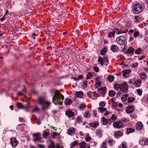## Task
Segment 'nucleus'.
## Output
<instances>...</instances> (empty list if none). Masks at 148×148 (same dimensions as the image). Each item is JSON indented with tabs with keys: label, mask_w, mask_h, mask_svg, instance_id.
I'll list each match as a JSON object with an SVG mask.
<instances>
[{
	"label": "nucleus",
	"mask_w": 148,
	"mask_h": 148,
	"mask_svg": "<svg viewBox=\"0 0 148 148\" xmlns=\"http://www.w3.org/2000/svg\"><path fill=\"white\" fill-rule=\"evenodd\" d=\"M64 99V96L56 90L52 98V101L56 105H62Z\"/></svg>",
	"instance_id": "obj_1"
},
{
	"label": "nucleus",
	"mask_w": 148,
	"mask_h": 148,
	"mask_svg": "<svg viewBox=\"0 0 148 148\" xmlns=\"http://www.w3.org/2000/svg\"><path fill=\"white\" fill-rule=\"evenodd\" d=\"M114 88L115 90H118L120 89L121 91L124 92H127L128 90L127 84L125 83L122 84L121 85L115 84L114 85Z\"/></svg>",
	"instance_id": "obj_3"
},
{
	"label": "nucleus",
	"mask_w": 148,
	"mask_h": 148,
	"mask_svg": "<svg viewBox=\"0 0 148 148\" xmlns=\"http://www.w3.org/2000/svg\"><path fill=\"white\" fill-rule=\"evenodd\" d=\"M48 148H56L53 141H52L51 142L50 144L48 145Z\"/></svg>",
	"instance_id": "obj_29"
},
{
	"label": "nucleus",
	"mask_w": 148,
	"mask_h": 148,
	"mask_svg": "<svg viewBox=\"0 0 148 148\" xmlns=\"http://www.w3.org/2000/svg\"><path fill=\"white\" fill-rule=\"evenodd\" d=\"M79 145L80 148H85L86 143L85 142L83 141L80 143Z\"/></svg>",
	"instance_id": "obj_31"
},
{
	"label": "nucleus",
	"mask_w": 148,
	"mask_h": 148,
	"mask_svg": "<svg viewBox=\"0 0 148 148\" xmlns=\"http://www.w3.org/2000/svg\"><path fill=\"white\" fill-rule=\"evenodd\" d=\"M78 144V141L77 140H76L72 143L71 145V148H72L77 145Z\"/></svg>",
	"instance_id": "obj_32"
},
{
	"label": "nucleus",
	"mask_w": 148,
	"mask_h": 148,
	"mask_svg": "<svg viewBox=\"0 0 148 148\" xmlns=\"http://www.w3.org/2000/svg\"><path fill=\"white\" fill-rule=\"evenodd\" d=\"M93 69L94 71L96 72H98L99 71V69L97 67H94Z\"/></svg>",
	"instance_id": "obj_57"
},
{
	"label": "nucleus",
	"mask_w": 148,
	"mask_h": 148,
	"mask_svg": "<svg viewBox=\"0 0 148 148\" xmlns=\"http://www.w3.org/2000/svg\"><path fill=\"white\" fill-rule=\"evenodd\" d=\"M99 106H100L104 107L105 106V104L103 102H101L100 103Z\"/></svg>",
	"instance_id": "obj_59"
},
{
	"label": "nucleus",
	"mask_w": 148,
	"mask_h": 148,
	"mask_svg": "<svg viewBox=\"0 0 148 148\" xmlns=\"http://www.w3.org/2000/svg\"><path fill=\"white\" fill-rule=\"evenodd\" d=\"M101 82L99 81L98 80V82H97L95 85V87L96 88H97L98 87L100 86V85Z\"/></svg>",
	"instance_id": "obj_45"
},
{
	"label": "nucleus",
	"mask_w": 148,
	"mask_h": 148,
	"mask_svg": "<svg viewBox=\"0 0 148 148\" xmlns=\"http://www.w3.org/2000/svg\"><path fill=\"white\" fill-rule=\"evenodd\" d=\"M90 115L89 113V111H86L85 112V117L86 118L90 117Z\"/></svg>",
	"instance_id": "obj_40"
},
{
	"label": "nucleus",
	"mask_w": 148,
	"mask_h": 148,
	"mask_svg": "<svg viewBox=\"0 0 148 148\" xmlns=\"http://www.w3.org/2000/svg\"><path fill=\"white\" fill-rule=\"evenodd\" d=\"M110 49L112 51L115 52H117L118 49V48L116 45H112Z\"/></svg>",
	"instance_id": "obj_18"
},
{
	"label": "nucleus",
	"mask_w": 148,
	"mask_h": 148,
	"mask_svg": "<svg viewBox=\"0 0 148 148\" xmlns=\"http://www.w3.org/2000/svg\"><path fill=\"white\" fill-rule=\"evenodd\" d=\"M99 125L98 122H96L95 123H90V125L93 128H96Z\"/></svg>",
	"instance_id": "obj_30"
},
{
	"label": "nucleus",
	"mask_w": 148,
	"mask_h": 148,
	"mask_svg": "<svg viewBox=\"0 0 148 148\" xmlns=\"http://www.w3.org/2000/svg\"><path fill=\"white\" fill-rule=\"evenodd\" d=\"M133 12L136 14L140 13L142 10V7L140 5L137 3L135 4L133 6Z\"/></svg>",
	"instance_id": "obj_4"
},
{
	"label": "nucleus",
	"mask_w": 148,
	"mask_h": 148,
	"mask_svg": "<svg viewBox=\"0 0 148 148\" xmlns=\"http://www.w3.org/2000/svg\"><path fill=\"white\" fill-rule=\"evenodd\" d=\"M38 147L40 148H44L45 147V146L43 145L38 144L37 145Z\"/></svg>",
	"instance_id": "obj_58"
},
{
	"label": "nucleus",
	"mask_w": 148,
	"mask_h": 148,
	"mask_svg": "<svg viewBox=\"0 0 148 148\" xmlns=\"http://www.w3.org/2000/svg\"><path fill=\"white\" fill-rule=\"evenodd\" d=\"M123 124L120 121H115L113 123V126L114 128L120 129L123 127Z\"/></svg>",
	"instance_id": "obj_6"
},
{
	"label": "nucleus",
	"mask_w": 148,
	"mask_h": 148,
	"mask_svg": "<svg viewBox=\"0 0 148 148\" xmlns=\"http://www.w3.org/2000/svg\"><path fill=\"white\" fill-rule=\"evenodd\" d=\"M16 106L17 107L20 109L23 108V107L22 103L19 102H18L17 103Z\"/></svg>",
	"instance_id": "obj_39"
},
{
	"label": "nucleus",
	"mask_w": 148,
	"mask_h": 148,
	"mask_svg": "<svg viewBox=\"0 0 148 148\" xmlns=\"http://www.w3.org/2000/svg\"><path fill=\"white\" fill-rule=\"evenodd\" d=\"M121 99L123 101H124L127 100V98H126V97H125L124 95L122 96Z\"/></svg>",
	"instance_id": "obj_61"
},
{
	"label": "nucleus",
	"mask_w": 148,
	"mask_h": 148,
	"mask_svg": "<svg viewBox=\"0 0 148 148\" xmlns=\"http://www.w3.org/2000/svg\"><path fill=\"white\" fill-rule=\"evenodd\" d=\"M49 135V133L48 132L46 131H44L43 132V136L44 138H46Z\"/></svg>",
	"instance_id": "obj_37"
},
{
	"label": "nucleus",
	"mask_w": 148,
	"mask_h": 148,
	"mask_svg": "<svg viewBox=\"0 0 148 148\" xmlns=\"http://www.w3.org/2000/svg\"><path fill=\"white\" fill-rule=\"evenodd\" d=\"M121 145L122 148H127L125 146V144L124 143H122Z\"/></svg>",
	"instance_id": "obj_63"
},
{
	"label": "nucleus",
	"mask_w": 148,
	"mask_h": 148,
	"mask_svg": "<svg viewBox=\"0 0 148 148\" xmlns=\"http://www.w3.org/2000/svg\"><path fill=\"white\" fill-rule=\"evenodd\" d=\"M102 121L103 125H105L107 124H111V122L109 119H107L104 117H103L102 118Z\"/></svg>",
	"instance_id": "obj_11"
},
{
	"label": "nucleus",
	"mask_w": 148,
	"mask_h": 148,
	"mask_svg": "<svg viewBox=\"0 0 148 148\" xmlns=\"http://www.w3.org/2000/svg\"><path fill=\"white\" fill-rule=\"evenodd\" d=\"M101 113H102L106 111L107 109L106 108L103 107H99L98 108Z\"/></svg>",
	"instance_id": "obj_33"
},
{
	"label": "nucleus",
	"mask_w": 148,
	"mask_h": 148,
	"mask_svg": "<svg viewBox=\"0 0 148 148\" xmlns=\"http://www.w3.org/2000/svg\"><path fill=\"white\" fill-rule=\"evenodd\" d=\"M137 82L138 83V84H139V85H138V86H140V85H141V83H142L141 80L140 79H138L137 80Z\"/></svg>",
	"instance_id": "obj_60"
},
{
	"label": "nucleus",
	"mask_w": 148,
	"mask_h": 148,
	"mask_svg": "<svg viewBox=\"0 0 148 148\" xmlns=\"http://www.w3.org/2000/svg\"><path fill=\"white\" fill-rule=\"evenodd\" d=\"M83 93L82 91L76 92L75 94V96L76 97H80L82 98L83 96Z\"/></svg>",
	"instance_id": "obj_19"
},
{
	"label": "nucleus",
	"mask_w": 148,
	"mask_h": 148,
	"mask_svg": "<svg viewBox=\"0 0 148 148\" xmlns=\"http://www.w3.org/2000/svg\"><path fill=\"white\" fill-rule=\"evenodd\" d=\"M123 133L120 131H117L114 133V136L116 138H119L122 136Z\"/></svg>",
	"instance_id": "obj_17"
},
{
	"label": "nucleus",
	"mask_w": 148,
	"mask_h": 148,
	"mask_svg": "<svg viewBox=\"0 0 148 148\" xmlns=\"http://www.w3.org/2000/svg\"><path fill=\"white\" fill-rule=\"evenodd\" d=\"M31 93L32 94H33L34 95H36L38 94V92L35 90H31Z\"/></svg>",
	"instance_id": "obj_48"
},
{
	"label": "nucleus",
	"mask_w": 148,
	"mask_h": 148,
	"mask_svg": "<svg viewBox=\"0 0 148 148\" xmlns=\"http://www.w3.org/2000/svg\"><path fill=\"white\" fill-rule=\"evenodd\" d=\"M25 89H24L21 92H18V95L19 96H22L23 95V92H25Z\"/></svg>",
	"instance_id": "obj_43"
},
{
	"label": "nucleus",
	"mask_w": 148,
	"mask_h": 148,
	"mask_svg": "<svg viewBox=\"0 0 148 148\" xmlns=\"http://www.w3.org/2000/svg\"><path fill=\"white\" fill-rule=\"evenodd\" d=\"M33 136L34 138L33 141L35 142L39 140V139H42L40 137V134L39 133L33 134Z\"/></svg>",
	"instance_id": "obj_8"
},
{
	"label": "nucleus",
	"mask_w": 148,
	"mask_h": 148,
	"mask_svg": "<svg viewBox=\"0 0 148 148\" xmlns=\"http://www.w3.org/2000/svg\"><path fill=\"white\" fill-rule=\"evenodd\" d=\"M115 30L116 31V33L117 34L125 33L127 31V30L126 31H124L123 30H122L121 29H119L118 28H115Z\"/></svg>",
	"instance_id": "obj_20"
},
{
	"label": "nucleus",
	"mask_w": 148,
	"mask_h": 148,
	"mask_svg": "<svg viewBox=\"0 0 148 148\" xmlns=\"http://www.w3.org/2000/svg\"><path fill=\"white\" fill-rule=\"evenodd\" d=\"M103 62L104 63L105 62H106V63H108V58L106 57H103Z\"/></svg>",
	"instance_id": "obj_50"
},
{
	"label": "nucleus",
	"mask_w": 148,
	"mask_h": 148,
	"mask_svg": "<svg viewBox=\"0 0 148 148\" xmlns=\"http://www.w3.org/2000/svg\"><path fill=\"white\" fill-rule=\"evenodd\" d=\"M139 33L138 32H136L134 33V36L136 37H137L139 35Z\"/></svg>",
	"instance_id": "obj_53"
},
{
	"label": "nucleus",
	"mask_w": 148,
	"mask_h": 148,
	"mask_svg": "<svg viewBox=\"0 0 148 148\" xmlns=\"http://www.w3.org/2000/svg\"><path fill=\"white\" fill-rule=\"evenodd\" d=\"M72 102L73 101L72 100L69 99H66L64 101V103L66 105H69L71 104Z\"/></svg>",
	"instance_id": "obj_25"
},
{
	"label": "nucleus",
	"mask_w": 148,
	"mask_h": 148,
	"mask_svg": "<svg viewBox=\"0 0 148 148\" xmlns=\"http://www.w3.org/2000/svg\"><path fill=\"white\" fill-rule=\"evenodd\" d=\"M135 130V129L132 128H127V130L126 132V134H130L134 132Z\"/></svg>",
	"instance_id": "obj_23"
},
{
	"label": "nucleus",
	"mask_w": 148,
	"mask_h": 148,
	"mask_svg": "<svg viewBox=\"0 0 148 148\" xmlns=\"http://www.w3.org/2000/svg\"><path fill=\"white\" fill-rule=\"evenodd\" d=\"M134 18L136 20V22L138 23L139 22V20H140V18L138 16H135L134 17Z\"/></svg>",
	"instance_id": "obj_51"
},
{
	"label": "nucleus",
	"mask_w": 148,
	"mask_h": 148,
	"mask_svg": "<svg viewBox=\"0 0 148 148\" xmlns=\"http://www.w3.org/2000/svg\"><path fill=\"white\" fill-rule=\"evenodd\" d=\"M117 42L120 45H123L124 44L125 42V38L124 36H120L116 39Z\"/></svg>",
	"instance_id": "obj_5"
},
{
	"label": "nucleus",
	"mask_w": 148,
	"mask_h": 148,
	"mask_svg": "<svg viewBox=\"0 0 148 148\" xmlns=\"http://www.w3.org/2000/svg\"><path fill=\"white\" fill-rule=\"evenodd\" d=\"M38 101L39 104L41 106L42 109L43 110L47 109L50 106V102L47 101L43 98L39 97Z\"/></svg>",
	"instance_id": "obj_2"
},
{
	"label": "nucleus",
	"mask_w": 148,
	"mask_h": 148,
	"mask_svg": "<svg viewBox=\"0 0 148 148\" xmlns=\"http://www.w3.org/2000/svg\"><path fill=\"white\" fill-rule=\"evenodd\" d=\"M102 131L100 130H98L96 132V134L98 135L99 137H101L102 136Z\"/></svg>",
	"instance_id": "obj_38"
},
{
	"label": "nucleus",
	"mask_w": 148,
	"mask_h": 148,
	"mask_svg": "<svg viewBox=\"0 0 148 148\" xmlns=\"http://www.w3.org/2000/svg\"><path fill=\"white\" fill-rule=\"evenodd\" d=\"M114 77L112 75H109L107 78V79L110 82H112L114 79Z\"/></svg>",
	"instance_id": "obj_26"
},
{
	"label": "nucleus",
	"mask_w": 148,
	"mask_h": 148,
	"mask_svg": "<svg viewBox=\"0 0 148 148\" xmlns=\"http://www.w3.org/2000/svg\"><path fill=\"white\" fill-rule=\"evenodd\" d=\"M145 145H148V138L145 139Z\"/></svg>",
	"instance_id": "obj_64"
},
{
	"label": "nucleus",
	"mask_w": 148,
	"mask_h": 148,
	"mask_svg": "<svg viewBox=\"0 0 148 148\" xmlns=\"http://www.w3.org/2000/svg\"><path fill=\"white\" fill-rule=\"evenodd\" d=\"M57 135H58V136L59 135L58 133H56V132H53L52 133V134L51 136L53 138H56L55 136H57Z\"/></svg>",
	"instance_id": "obj_42"
},
{
	"label": "nucleus",
	"mask_w": 148,
	"mask_h": 148,
	"mask_svg": "<svg viewBox=\"0 0 148 148\" xmlns=\"http://www.w3.org/2000/svg\"><path fill=\"white\" fill-rule=\"evenodd\" d=\"M143 127V124L140 122H138L136 125V127L137 130H141Z\"/></svg>",
	"instance_id": "obj_12"
},
{
	"label": "nucleus",
	"mask_w": 148,
	"mask_h": 148,
	"mask_svg": "<svg viewBox=\"0 0 148 148\" xmlns=\"http://www.w3.org/2000/svg\"><path fill=\"white\" fill-rule=\"evenodd\" d=\"M39 109L37 107H35L32 111V112L33 113L35 111H39Z\"/></svg>",
	"instance_id": "obj_55"
},
{
	"label": "nucleus",
	"mask_w": 148,
	"mask_h": 148,
	"mask_svg": "<svg viewBox=\"0 0 148 148\" xmlns=\"http://www.w3.org/2000/svg\"><path fill=\"white\" fill-rule=\"evenodd\" d=\"M121 120L124 122H127L128 121L125 118H123Z\"/></svg>",
	"instance_id": "obj_62"
},
{
	"label": "nucleus",
	"mask_w": 148,
	"mask_h": 148,
	"mask_svg": "<svg viewBox=\"0 0 148 148\" xmlns=\"http://www.w3.org/2000/svg\"><path fill=\"white\" fill-rule=\"evenodd\" d=\"M91 139V138L88 135H87L85 138V139L86 141H88Z\"/></svg>",
	"instance_id": "obj_47"
},
{
	"label": "nucleus",
	"mask_w": 148,
	"mask_h": 148,
	"mask_svg": "<svg viewBox=\"0 0 148 148\" xmlns=\"http://www.w3.org/2000/svg\"><path fill=\"white\" fill-rule=\"evenodd\" d=\"M145 140H144L143 139H140L139 141V144L142 145H145Z\"/></svg>",
	"instance_id": "obj_41"
},
{
	"label": "nucleus",
	"mask_w": 148,
	"mask_h": 148,
	"mask_svg": "<svg viewBox=\"0 0 148 148\" xmlns=\"http://www.w3.org/2000/svg\"><path fill=\"white\" fill-rule=\"evenodd\" d=\"M130 71L129 70H125L122 71L123 76L125 77H128L129 73L130 72Z\"/></svg>",
	"instance_id": "obj_14"
},
{
	"label": "nucleus",
	"mask_w": 148,
	"mask_h": 148,
	"mask_svg": "<svg viewBox=\"0 0 148 148\" xmlns=\"http://www.w3.org/2000/svg\"><path fill=\"white\" fill-rule=\"evenodd\" d=\"M138 64L137 62L133 63L132 65V67H136L138 66Z\"/></svg>",
	"instance_id": "obj_54"
},
{
	"label": "nucleus",
	"mask_w": 148,
	"mask_h": 148,
	"mask_svg": "<svg viewBox=\"0 0 148 148\" xmlns=\"http://www.w3.org/2000/svg\"><path fill=\"white\" fill-rule=\"evenodd\" d=\"M98 90L101 94L103 95H105L106 94V87H104L103 88H101Z\"/></svg>",
	"instance_id": "obj_13"
},
{
	"label": "nucleus",
	"mask_w": 148,
	"mask_h": 148,
	"mask_svg": "<svg viewBox=\"0 0 148 148\" xmlns=\"http://www.w3.org/2000/svg\"><path fill=\"white\" fill-rule=\"evenodd\" d=\"M113 141V140H110L108 141V143L109 144L110 146H112Z\"/></svg>",
	"instance_id": "obj_56"
},
{
	"label": "nucleus",
	"mask_w": 148,
	"mask_h": 148,
	"mask_svg": "<svg viewBox=\"0 0 148 148\" xmlns=\"http://www.w3.org/2000/svg\"><path fill=\"white\" fill-rule=\"evenodd\" d=\"M66 115L70 117H72L74 115V113L73 111L69 110L66 112Z\"/></svg>",
	"instance_id": "obj_15"
},
{
	"label": "nucleus",
	"mask_w": 148,
	"mask_h": 148,
	"mask_svg": "<svg viewBox=\"0 0 148 148\" xmlns=\"http://www.w3.org/2000/svg\"><path fill=\"white\" fill-rule=\"evenodd\" d=\"M86 105L85 104H82L80 106H79V108L80 109H83L86 108Z\"/></svg>",
	"instance_id": "obj_46"
},
{
	"label": "nucleus",
	"mask_w": 148,
	"mask_h": 148,
	"mask_svg": "<svg viewBox=\"0 0 148 148\" xmlns=\"http://www.w3.org/2000/svg\"><path fill=\"white\" fill-rule=\"evenodd\" d=\"M75 132V129L73 127H71L67 130L68 134L71 136H73L74 135Z\"/></svg>",
	"instance_id": "obj_7"
},
{
	"label": "nucleus",
	"mask_w": 148,
	"mask_h": 148,
	"mask_svg": "<svg viewBox=\"0 0 148 148\" xmlns=\"http://www.w3.org/2000/svg\"><path fill=\"white\" fill-rule=\"evenodd\" d=\"M134 110V107L132 105L127 107L126 109V112L128 114L132 113Z\"/></svg>",
	"instance_id": "obj_9"
},
{
	"label": "nucleus",
	"mask_w": 148,
	"mask_h": 148,
	"mask_svg": "<svg viewBox=\"0 0 148 148\" xmlns=\"http://www.w3.org/2000/svg\"><path fill=\"white\" fill-rule=\"evenodd\" d=\"M134 49L132 47H130L126 51L125 53L130 54H133L134 53Z\"/></svg>",
	"instance_id": "obj_16"
},
{
	"label": "nucleus",
	"mask_w": 148,
	"mask_h": 148,
	"mask_svg": "<svg viewBox=\"0 0 148 148\" xmlns=\"http://www.w3.org/2000/svg\"><path fill=\"white\" fill-rule=\"evenodd\" d=\"M113 31H111L108 34V37L109 38H111L114 37L115 33L116 31L115 30V28L113 29Z\"/></svg>",
	"instance_id": "obj_21"
},
{
	"label": "nucleus",
	"mask_w": 148,
	"mask_h": 148,
	"mask_svg": "<svg viewBox=\"0 0 148 148\" xmlns=\"http://www.w3.org/2000/svg\"><path fill=\"white\" fill-rule=\"evenodd\" d=\"M140 78L143 79H145L147 78V75L145 72L141 73L140 75Z\"/></svg>",
	"instance_id": "obj_28"
},
{
	"label": "nucleus",
	"mask_w": 148,
	"mask_h": 148,
	"mask_svg": "<svg viewBox=\"0 0 148 148\" xmlns=\"http://www.w3.org/2000/svg\"><path fill=\"white\" fill-rule=\"evenodd\" d=\"M142 51V50L141 49V48H139L137 49L135 52V53L136 54H140L141 53V52Z\"/></svg>",
	"instance_id": "obj_35"
},
{
	"label": "nucleus",
	"mask_w": 148,
	"mask_h": 148,
	"mask_svg": "<svg viewBox=\"0 0 148 148\" xmlns=\"http://www.w3.org/2000/svg\"><path fill=\"white\" fill-rule=\"evenodd\" d=\"M117 116H116L115 114H113L112 115V116L110 118V119H109L110 121L111 122V123H112L114 121H115L117 119Z\"/></svg>",
	"instance_id": "obj_22"
},
{
	"label": "nucleus",
	"mask_w": 148,
	"mask_h": 148,
	"mask_svg": "<svg viewBox=\"0 0 148 148\" xmlns=\"http://www.w3.org/2000/svg\"><path fill=\"white\" fill-rule=\"evenodd\" d=\"M107 51V48L106 47H104L103 49L101 51L100 54L101 55L104 56Z\"/></svg>",
	"instance_id": "obj_27"
},
{
	"label": "nucleus",
	"mask_w": 148,
	"mask_h": 148,
	"mask_svg": "<svg viewBox=\"0 0 148 148\" xmlns=\"http://www.w3.org/2000/svg\"><path fill=\"white\" fill-rule=\"evenodd\" d=\"M135 100V98L133 97H129L128 98V99L127 102L130 103L133 102Z\"/></svg>",
	"instance_id": "obj_36"
},
{
	"label": "nucleus",
	"mask_w": 148,
	"mask_h": 148,
	"mask_svg": "<svg viewBox=\"0 0 148 148\" xmlns=\"http://www.w3.org/2000/svg\"><path fill=\"white\" fill-rule=\"evenodd\" d=\"M115 91L114 90H110L109 92V95L110 96L112 97L115 95Z\"/></svg>",
	"instance_id": "obj_34"
},
{
	"label": "nucleus",
	"mask_w": 148,
	"mask_h": 148,
	"mask_svg": "<svg viewBox=\"0 0 148 148\" xmlns=\"http://www.w3.org/2000/svg\"><path fill=\"white\" fill-rule=\"evenodd\" d=\"M92 76V74L90 72H89L88 73V74L87 76L86 79H90Z\"/></svg>",
	"instance_id": "obj_44"
},
{
	"label": "nucleus",
	"mask_w": 148,
	"mask_h": 148,
	"mask_svg": "<svg viewBox=\"0 0 148 148\" xmlns=\"http://www.w3.org/2000/svg\"><path fill=\"white\" fill-rule=\"evenodd\" d=\"M82 85L84 87H86L87 86V81L86 80L84 81L82 84Z\"/></svg>",
	"instance_id": "obj_49"
},
{
	"label": "nucleus",
	"mask_w": 148,
	"mask_h": 148,
	"mask_svg": "<svg viewBox=\"0 0 148 148\" xmlns=\"http://www.w3.org/2000/svg\"><path fill=\"white\" fill-rule=\"evenodd\" d=\"M10 143L12 147L16 146L18 144L16 138L14 137L12 138L10 140Z\"/></svg>",
	"instance_id": "obj_10"
},
{
	"label": "nucleus",
	"mask_w": 148,
	"mask_h": 148,
	"mask_svg": "<svg viewBox=\"0 0 148 148\" xmlns=\"http://www.w3.org/2000/svg\"><path fill=\"white\" fill-rule=\"evenodd\" d=\"M137 92L139 95H141L142 94V91L140 89L137 90Z\"/></svg>",
	"instance_id": "obj_52"
},
{
	"label": "nucleus",
	"mask_w": 148,
	"mask_h": 148,
	"mask_svg": "<svg viewBox=\"0 0 148 148\" xmlns=\"http://www.w3.org/2000/svg\"><path fill=\"white\" fill-rule=\"evenodd\" d=\"M97 61L101 66H103V58L99 56Z\"/></svg>",
	"instance_id": "obj_24"
}]
</instances>
